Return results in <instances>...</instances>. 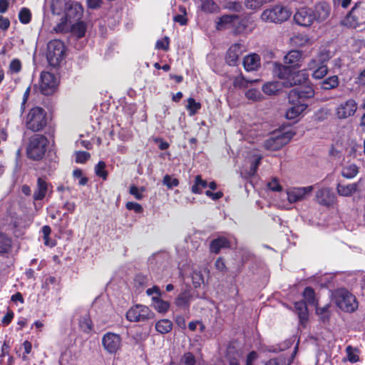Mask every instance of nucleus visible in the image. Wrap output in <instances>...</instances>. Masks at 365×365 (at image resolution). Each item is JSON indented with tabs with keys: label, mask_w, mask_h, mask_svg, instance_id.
I'll use <instances>...</instances> for the list:
<instances>
[{
	"label": "nucleus",
	"mask_w": 365,
	"mask_h": 365,
	"mask_svg": "<svg viewBox=\"0 0 365 365\" xmlns=\"http://www.w3.org/2000/svg\"><path fill=\"white\" fill-rule=\"evenodd\" d=\"M279 63H275L273 70L274 74L283 80L282 84L286 88L294 86H300L309 83V75L306 70L297 71Z\"/></svg>",
	"instance_id": "f257e3e1"
},
{
	"label": "nucleus",
	"mask_w": 365,
	"mask_h": 365,
	"mask_svg": "<svg viewBox=\"0 0 365 365\" xmlns=\"http://www.w3.org/2000/svg\"><path fill=\"white\" fill-rule=\"evenodd\" d=\"M49 140L41 133H34L27 140L26 155L28 159L33 161H41L45 157Z\"/></svg>",
	"instance_id": "f03ea898"
},
{
	"label": "nucleus",
	"mask_w": 365,
	"mask_h": 365,
	"mask_svg": "<svg viewBox=\"0 0 365 365\" xmlns=\"http://www.w3.org/2000/svg\"><path fill=\"white\" fill-rule=\"evenodd\" d=\"M25 128L34 133L44 130L48 123L46 111L41 107L31 108L24 118Z\"/></svg>",
	"instance_id": "7ed1b4c3"
},
{
	"label": "nucleus",
	"mask_w": 365,
	"mask_h": 365,
	"mask_svg": "<svg viewBox=\"0 0 365 365\" xmlns=\"http://www.w3.org/2000/svg\"><path fill=\"white\" fill-rule=\"evenodd\" d=\"M51 11L53 14L61 15L65 10L64 18L71 22L72 20L81 19L83 7L77 2L73 1L68 5L66 0H51Z\"/></svg>",
	"instance_id": "20e7f679"
},
{
	"label": "nucleus",
	"mask_w": 365,
	"mask_h": 365,
	"mask_svg": "<svg viewBox=\"0 0 365 365\" xmlns=\"http://www.w3.org/2000/svg\"><path fill=\"white\" fill-rule=\"evenodd\" d=\"M291 14L290 9L287 6L277 4L264 10L260 17L267 23L281 24L288 20Z\"/></svg>",
	"instance_id": "39448f33"
},
{
	"label": "nucleus",
	"mask_w": 365,
	"mask_h": 365,
	"mask_svg": "<svg viewBox=\"0 0 365 365\" xmlns=\"http://www.w3.org/2000/svg\"><path fill=\"white\" fill-rule=\"evenodd\" d=\"M64 43L58 39L51 40L47 46L46 58L50 66L57 67L60 65L65 54Z\"/></svg>",
	"instance_id": "423d86ee"
},
{
	"label": "nucleus",
	"mask_w": 365,
	"mask_h": 365,
	"mask_svg": "<svg viewBox=\"0 0 365 365\" xmlns=\"http://www.w3.org/2000/svg\"><path fill=\"white\" fill-rule=\"evenodd\" d=\"M335 300L337 307L345 312H354L358 308V302L354 295L345 289L336 291Z\"/></svg>",
	"instance_id": "0eeeda50"
},
{
	"label": "nucleus",
	"mask_w": 365,
	"mask_h": 365,
	"mask_svg": "<svg viewBox=\"0 0 365 365\" xmlns=\"http://www.w3.org/2000/svg\"><path fill=\"white\" fill-rule=\"evenodd\" d=\"M365 23V8L357 3L341 20V24L349 28L356 29Z\"/></svg>",
	"instance_id": "6e6552de"
},
{
	"label": "nucleus",
	"mask_w": 365,
	"mask_h": 365,
	"mask_svg": "<svg viewBox=\"0 0 365 365\" xmlns=\"http://www.w3.org/2000/svg\"><path fill=\"white\" fill-rule=\"evenodd\" d=\"M314 93V90L309 82L290 90L288 93V100L289 103H306L305 101L313 98Z\"/></svg>",
	"instance_id": "1a4fd4ad"
},
{
	"label": "nucleus",
	"mask_w": 365,
	"mask_h": 365,
	"mask_svg": "<svg viewBox=\"0 0 365 365\" xmlns=\"http://www.w3.org/2000/svg\"><path fill=\"white\" fill-rule=\"evenodd\" d=\"M155 314L147 306L135 304L126 312L127 320L131 322H146L153 319Z\"/></svg>",
	"instance_id": "9d476101"
},
{
	"label": "nucleus",
	"mask_w": 365,
	"mask_h": 365,
	"mask_svg": "<svg viewBox=\"0 0 365 365\" xmlns=\"http://www.w3.org/2000/svg\"><path fill=\"white\" fill-rule=\"evenodd\" d=\"M358 108V104L353 98L340 103L335 108V115L339 120L346 119L353 116Z\"/></svg>",
	"instance_id": "9b49d317"
},
{
	"label": "nucleus",
	"mask_w": 365,
	"mask_h": 365,
	"mask_svg": "<svg viewBox=\"0 0 365 365\" xmlns=\"http://www.w3.org/2000/svg\"><path fill=\"white\" fill-rule=\"evenodd\" d=\"M56 78L54 74L48 71H42L40 74V92L44 96L53 94L56 88Z\"/></svg>",
	"instance_id": "f8f14e48"
},
{
	"label": "nucleus",
	"mask_w": 365,
	"mask_h": 365,
	"mask_svg": "<svg viewBox=\"0 0 365 365\" xmlns=\"http://www.w3.org/2000/svg\"><path fill=\"white\" fill-rule=\"evenodd\" d=\"M292 135L289 133H284L269 137L264 143V148L268 150L276 151L287 145Z\"/></svg>",
	"instance_id": "ddd939ff"
},
{
	"label": "nucleus",
	"mask_w": 365,
	"mask_h": 365,
	"mask_svg": "<svg viewBox=\"0 0 365 365\" xmlns=\"http://www.w3.org/2000/svg\"><path fill=\"white\" fill-rule=\"evenodd\" d=\"M256 27V24L251 14H247L242 18L235 20L232 32L235 35L251 33Z\"/></svg>",
	"instance_id": "4468645a"
},
{
	"label": "nucleus",
	"mask_w": 365,
	"mask_h": 365,
	"mask_svg": "<svg viewBox=\"0 0 365 365\" xmlns=\"http://www.w3.org/2000/svg\"><path fill=\"white\" fill-rule=\"evenodd\" d=\"M293 19L296 24L302 27H310L314 23L312 8L302 6L297 9Z\"/></svg>",
	"instance_id": "2eb2a0df"
},
{
	"label": "nucleus",
	"mask_w": 365,
	"mask_h": 365,
	"mask_svg": "<svg viewBox=\"0 0 365 365\" xmlns=\"http://www.w3.org/2000/svg\"><path fill=\"white\" fill-rule=\"evenodd\" d=\"M121 337L113 332H107L102 337L103 348L110 354H115L121 347Z\"/></svg>",
	"instance_id": "dca6fc26"
},
{
	"label": "nucleus",
	"mask_w": 365,
	"mask_h": 365,
	"mask_svg": "<svg viewBox=\"0 0 365 365\" xmlns=\"http://www.w3.org/2000/svg\"><path fill=\"white\" fill-rule=\"evenodd\" d=\"M48 192L50 194L53 192V185L45 178L38 177L33 192V200L34 201L43 200Z\"/></svg>",
	"instance_id": "f3484780"
},
{
	"label": "nucleus",
	"mask_w": 365,
	"mask_h": 365,
	"mask_svg": "<svg viewBox=\"0 0 365 365\" xmlns=\"http://www.w3.org/2000/svg\"><path fill=\"white\" fill-rule=\"evenodd\" d=\"M331 6L324 1L316 3L312 8V15L314 22L322 23L327 20L331 13Z\"/></svg>",
	"instance_id": "a211bd4d"
},
{
	"label": "nucleus",
	"mask_w": 365,
	"mask_h": 365,
	"mask_svg": "<svg viewBox=\"0 0 365 365\" xmlns=\"http://www.w3.org/2000/svg\"><path fill=\"white\" fill-rule=\"evenodd\" d=\"M316 199L319 204L329 207L333 205L336 201L335 193L330 188H321L316 194Z\"/></svg>",
	"instance_id": "6ab92c4d"
},
{
	"label": "nucleus",
	"mask_w": 365,
	"mask_h": 365,
	"mask_svg": "<svg viewBox=\"0 0 365 365\" xmlns=\"http://www.w3.org/2000/svg\"><path fill=\"white\" fill-rule=\"evenodd\" d=\"M242 45L238 43H234L228 48L226 56V63L230 66H235L237 64L239 58L242 53Z\"/></svg>",
	"instance_id": "aec40b11"
},
{
	"label": "nucleus",
	"mask_w": 365,
	"mask_h": 365,
	"mask_svg": "<svg viewBox=\"0 0 365 365\" xmlns=\"http://www.w3.org/2000/svg\"><path fill=\"white\" fill-rule=\"evenodd\" d=\"M312 190V186L294 188L287 192V199L291 203L299 202L303 200Z\"/></svg>",
	"instance_id": "412c9836"
},
{
	"label": "nucleus",
	"mask_w": 365,
	"mask_h": 365,
	"mask_svg": "<svg viewBox=\"0 0 365 365\" xmlns=\"http://www.w3.org/2000/svg\"><path fill=\"white\" fill-rule=\"evenodd\" d=\"M302 58V53L298 50H291L284 57V66L298 68L300 67V61Z\"/></svg>",
	"instance_id": "4be33fe9"
},
{
	"label": "nucleus",
	"mask_w": 365,
	"mask_h": 365,
	"mask_svg": "<svg viewBox=\"0 0 365 365\" xmlns=\"http://www.w3.org/2000/svg\"><path fill=\"white\" fill-rule=\"evenodd\" d=\"M294 307L298 316L300 325H302L303 327H305L309 319L307 304L304 300H300L296 302L294 304Z\"/></svg>",
	"instance_id": "5701e85b"
},
{
	"label": "nucleus",
	"mask_w": 365,
	"mask_h": 365,
	"mask_svg": "<svg viewBox=\"0 0 365 365\" xmlns=\"http://www.w3.org/2000/svg\"><path fill=\"white\" fill-rule=\"evenodd\" d=\"M230 241L225 237L221 236L212 240L210 244V251L215 254H218L221 249L230 248Z\"/></svg>",
	"instance_id": "b1692460"
},
{
	"label": "nucleus",
	"mask_w": 365,
	"mask_h": 365,
	"mask_svg": "<svg viewBox=\"0 0 365 365\" xmlns=\"http://www.w3.org/2000/svg\"><path fill=\"white\" fill-rule=\"evenodd\" d=\"M192 299V294L190 289H185L181 292L175 298V304L177 307L188 309L190 302Z\"/></svg>",
	"instance_id": "393cba45"
},
{
	"label": "nucleus",
	"mask_w": 365,
	"mask_h": 365,
	"mask_svg": "<svg viewBox=\"0 0 365 365\" xmlns=\"http://www.w3.org/2000/svg\"><path fill=\"white\" fill-rule=\"evenodd\" d=\"M238 19L239 16L236 14L222 15L218 19L216 25V29L220 31L225 29L227 26H230L232 29H233L235 20H238Z\"/></svg>",
	"instance_id": "a878e982"
},
{
	"label": "nucleus",
	"mask_w": 365,
	"mask_h": 365,
	"mask_svg": "<svg viewBox=\"0 0 365 365\" xmlns=\"http://www.w3.org/2000/svg\"><path fill=\"white\" fill-rule=\"evenodd\" d=\"M13 241L6 233L0 232V255L9 254L12 250Z\"/></svg>",
	"instance_id": "bb28decb"
},
{
	"label": "nucleus",
	"mask_w": 365,
	"mask_h": 365,
	"mask_svg": "<svg viewBox=\"0 0 365 365\" xmlns=\"http://www.w3.org/2000/svg\"><path fill=\"white\" fill-rule=\"evenodd\" d=\"M259 57L257 54L253 53L246 56L243 59V66L247 71L257 70L259 65Z\"/></svg>",
	"instance_id": "cd10ccee"
},
{
	"label": "nucleus",
	"mask_w": 365,
	"mask_h": 365,
	"mask_svg": "<svg viewBox=\"0 0 365 365\" xmlns=\"http://www.w3.org/2000/svg\"><path fill=\"white\" fill-rule=\"evenodd\" d=\"M290 107L286 112V118L289 120L295 119L298 117L303 111H304L308 105L307 103H291Z\"/></svg>",
	"instance_id": "c85d7f7f"
},
{
	"label": "nucleus",
	"mask_w": 365,
	"mask_h": 365,
	"mask_svg": "<svg viewBox=\"0 0 365 365\" xmlns=\"http://www.w3.org/2000/svg\"><path fill=\"white\" fill-rule=\"evenodd\" d=\"M200 10L206 14H214L220 11V6L213 0H199Z\"/></svg>",
	"instance_id": "c756f323"
},
{
	"label": "nucleus",
	"mask_w": 365,
	"mask_h": 365,
	"mask_svg": "<svg viewBox=\"0 0 365 365\" xmlns=\"http://www.w3.org/2000/svg\"><path fill=\"white\" fill-rule=\"evenodd\" d=\"M282 85V83L279 81H269L264 83L262 89L267 95H276L281 91Z\"/></svg>",
	"instance_id": "7c9ffc66"
},
{
	"label": "nucleus",
	"mask_w": 365,
	"mask_h": 365,
	"mask_svg": "<svg viewBox=\"0 0 365 365\" xmlns=\"http://www.w3.org/2000/svg\"><path fill=\"white\" fill-rule=\"evenodd\" d=\"M357 186V183H351L346 185L338 183L336 191L341 196L349 197L356 191Z\"/></svg>",
	"instance_id": "2f4dec72"
},
{
	"label": "nucleus",
	"mask_w": 365,
	"mask_h": 365,
	"mask_svg": "<svg viewBox=\"0 0 365 365\" xmlns=\"http://www.w3.org/2000/svg\"><path fill=\"white\" fill-rule=\"evenodd\" d=\"M152 302L155 309L159 313H166L170 308V303L161 299V296H153Z\"/></svg>",
	"instance_id": "473e14b6"
},
{
	"label": "nucleus",
	"mask_w": 365,
	"mask_h": 365,
	"mask_svg": "<svg viewBox=\"0 0 365 365\" xmlns=\"http://www.w3.org/2000/svg\"><path fill=\"white\" fill-rule=\"evenodd\" d=\"M339 85V77L336 75H334L324 79L320 83V88L322 90H331L337 88Z\"/></svg>",
	"instance_id": "72a5a7b5"
},
{
	"label": "nucleus",
	"mask_w": 365,
	"mask_h": 365,
	"mask_svg": "<svg viewBox=\"0 0 365 365\" xmlns=\"http://www.w3.org/2000/svg\"><path fill=\"white\" fill-rule=\"evenodd\" d=\"M302 296L307 304L317 307L318 302L316 299L314 289L311 287H306L303 291Z\"/></svg>",
	"instance_id": "f704fd0d"
},
{
	"label": "nucleus",
	"mask_w": 365,
	"mask_h": 365,
	"mask_svg": "<svg viewBox=\"0 0 365 365\" xmlns=\"http://www.w3.org/2000/svg\"><path fill=\"white\" fill-rule=\"evenodd\" d=\"M207 187V182L202 178L200 175L195 177L194 184L191 187V192L194 194L200 195L202 190Z\"/></svg>",
	"instance_id": "c9c22d12"
},
{
	"label": "nucleus",
	"mask_w": 365,
	"mask_h": 365,
	"mask_svg": "<svg viewBox=\"0 0 365 365\" xmlns=\"http://www.w3.org/2000/svg\"><path fill=\"white\" fill-rule=\"evenodd\" d=\"M79 329L84 333L89 334L93 330V322L89 314H85L79 319Z\"/></svg>",
	"instance_id": "e433bc0d"
},
{
	"label": "nucleus",
	"mask_w": 365,
	"mask_h": 365,
	"mask_svg": "<svg viewBox=\"0 0 365 365\" xmlns=\"http://www.w3.org/2000/svg\"><path fill=\"white\" fill-rule=\"evenodd\" d=\"M359 172V168L356 164H351L342 168L341 175L346 179L355 178Z\"/></svg>",
	"instance_id": "4c0bfd02"
},
{
	"label": "nucleus",
	"mask_w": 365,
	"mask_h": 365,
	"mask_svg": "<svg viewBox=\"0 0 365 365\" xmlns=\"http://www.w3.org/2000/svg\"><path fill=\"white\" fill-rule=\"evenodd\" d=\"M86 29V24L82 21L73 24L71 27V33L78 38H83L85 36Z\"/></svg>",
	"instance_id": "58836bf2"
},
{
	"label": "nucleus",
	"mask_w": 365,
	"mask_h": 365,
	"mask_svg": "<svg viewBox=\"0 0 365 365\" xmlns=\"http://www.w3.org/2000/svg\"><path fill=\"white\" fill-rule=\"evenodd\" d=\"M173 322L167 319H160L155 324V329L160 334H167L171 331Z\"/></svg>",
	"instance_id": "ea45409f"
},
{
	"label": "nucleus",
	"mask_w": 365,
	"mask_h": 365,
	"mask_svg": "<svg viewBox=\"0 0 365 365\" xmlns=\"http://www.w3.org/2000/svg\"><path fill=\"white\" fill-rule=\"evenodd\" d=\"M330 307H331L330 304H327L325 306H324L322 307H318L317 306L316 307V313L319 316H320L321 320L324 323H327V322H329L330 315H331L330 312H329Z\"/></svg>",
	"instance_id": "a19ab883"
},
{
	"label": "nucleus",
	"mask_w": 365,
	"mask_h": 365,
	"mask_svg": "<svg viewBox=\"0 0 365 365\" xmlns=\"http://www.w3.org/2000/svg\"><path fill=\"white\" fill-rule=\"evenodd\" d=\"M309 41V37L305 34H297L291 38L292 44L298 47L305 46Z\"/></svg>",
	"instance_id": "79ce46f5"
},
{
	"label": "nucleus",
	"mask_w": 365,
	"mask_h": 365,
	"mask_svg": "<svg viewBox=\"0 0 365 365\" xmlns=\"http://www.w3.org/2000/svg\"><path fill=\"white\" fill-rule=\"evenodd\" d=\"M106 165L104 161H99L97 165L95 166V173L96 175L102 178L103 180H106L108 178V172L106 170Z\"/></svg>",
	"instance_id": "37998d69"
},
{
	"label": "nucleus",
	"mask_w": 365,
	"mask_h": 365,
	"mask_svg": "<svg viewBox=\"0 0 365 365\" xmlns=\"http://www.w3.org/2000/svg\"><path fill=\"white\" fill-rule=\"evenodd\" d=\"M252 83L245 78L242 73H240L237 76L234 77L232 85L235 88H245L248 86L249 83Z\"/></svg>",
	"instance_id": "c03bdc74"
},
{
	"label": "nucleus",
	"mask_w": 365,
	"mask_h": 365,
	"mask_svg": "<svg viewBox=\"0 0 365 365\" xmlns=\"http://www.w3.org/2000/svg\"><path fill=\"white\" fill-rule=\"evenodd\" d=\"M186 108L188 110L190 115H194L201 108V104L199 102H196L193 98H189L187 99Z\"/></svg>",
	"instance_id": "a18cd8bd"
},
{
	"label": "nucleus",
	"mask_w": 365,
	"mask_h": 365,
	"mask_svg": "<svg viewBox=\"0 0 365 365\" xmlns=\"http://www.w3.org/2000/svg\"><path fill=\"white\" fill-rule=\"evenodd\" d=\"M19 19L23 24H27L31 21V12L26 7L21 9L19 13Z\"/></svg>",
	"instance_id": "49530a36"
},
{
	"label": "nucleus",
	"mask_w": 365,
	"mask_h": 365,
	"mask_svg": "<svg viewBox=\"0 0 365 365\" xmlns=\"http://www.w3.org/2000/svg\"><path fill=\"white\" fill-rule=\"evenodd\" d=\"M196 359L192 352H185L180 359V365H195Z\"/></svg>",
	"instance_id": "de8ad7c7"
},
{
	"label": "nucleus",
	"mask_w": 365,
	"mask_h": 365,
	"mask_svg": "<svg viewBox=\"0 0 365 365\" xmlns=\"http://www.w3.org/2000/svg\"><path fill=\"white\" fill-rule=\"evenodd\" d=\"M357 349H354L351 346H348L346 348L348 361L351 363H356L359 361V356L357 354Z\"/></svg>",
	"instance_id": "09e8293b"
},
{
	"label": "nucleus",
	"mask_w": 365,
	"mask_h": 365,
	"mask_svg": "<svg viewBox=\"0 0 365 365\" xmlns=\"http://www.w3.org/2000/svg\"><path fill=\"white\" fill-rule=\"evenodd\" d=\"M328 73L327 65H320L312 73V78L314 79H322Z\"/></svg>",
	"instance_id": "8fccbe9b"
},
{
	"label": "nucleus",
	"mask_w": 365,
	"mask_h": 365,
	"mask_svg": "<svg viewBox=\"0 0 365 365\" xmlns=\"http://www.w3.org/2000/svg\"><path fill=\"white\" fill-rule=\"evenodd\" d=\"M163 182L167 186L168 189H172L174 187L179 185V180L177 178H172L170 175H165L163 177Z\"/></svg>",
	"instance_id": "3c124183"
},
{
	"label": "nucleus",
	"mask_w": 365,
	"mask_h": 365,
	"mask_svg": "<svg viewBox=\"0 0 365 365\" xmlns=\"http://www.w3.org/2000/svg\"><path fill=\"white\" fill-rule=\"evenodd\" d=\"M148 282V277L142 273L137 274L134 278L135 286L137 288L145 287Z\"/></svg>",
	"instance_id": "603ef678"
},
{
	"label": "nucleus",
	"mask_w": 365,
	"mask_h": 365,
	"mask_svg": "<svg viewBox=\"0 0 365 365\" xmlns=\"http://www.w3.org/2000/svg\"><path fill=\"white\" fill-rule=\"evenodd\" d=\"M245 97L249 100L254 101H260L262 98V94L259 91L255 88H251L246 91Z\"/></svg>",
	"instance_id": "864d4df0"
},
{
	"label": "nucleus",
	"mask_w": 365,
	"mask_h": 365,
	"mask_svg": "<svg viewBox=\"0 0 365 365\" xmlns=\"http://www.w3.org/2000/svg\"><path fill=\"white\" fill-rule=\"evenodd\" d=\"M225 8L235 12H240L243 9L242 5L240 1H227L225 5Z\"/></svg>",
	"instance_id": "5fc2aeb1"
},
{
	"label": "nucleus",
	"mask_w": 365,
	"mask_h": 365,
	"mask_svg": "<svg viewBox=\"0 0 365 365\" xmlns=\"http://www.w3.org/2000/svg\"><path fill=\"white\" fill-rule=\"evenodd\" d=\"M90 158L91 155L89 153L86 151H77L76 153L75 161L77 163H85L89 160Z\"/></svg>",
	"instance_id": "6e6d98bb"
},
{
	"label": "nucleus",
	"mask_w": 365,
	"mask_h": 365,
	"mask_svg": "<svg viewBox=\"0 0 365 365\" xmlns=\"http://www.w3.org/2000/svg\"><path fill=\"white\" fill-rule=\"evenodd\" d=\"M170 39L169 37L165 36L163 39H159L156 41L155 48L161 49L167 51L169 49Z\"/></svg>",
	"instance_id": "4d7b16f0"
},
{
	"label": "nucleus",
	"mask_w": 365,
	"mask_h": 365,
	"mask_svg": "<svg viewBox=\"0 0 365 365\" xmlns=\"http://www.w3.org/2000/svg\"><path fill=\"white\" fill-rule=\"evenodd\" d=\"M22 69V64L19 59L14 58L9 64V70L13 73H18Z\"/></svg>",
	"instance_id": "13d9d810"
},
{
	"label": "nucleus",
	"mask_w": 365,
	"mask_h": 365,
	"mask_svg": "<svg viewBox=\"0 0 365 365\" xmlns=\"http://www.w3.org/2000/svg\"><path fill=\"white\" fill-rule=\"evenodd\" d=\"M125 207L128 210H133L137 214H140L143 212V207L142 205L135 202H126Z\"/></svg>",
	"instance_id": "bf43d9fd"
},
{
	"label": "nucleus",
	"mask_w": 365,
	"mask_h": 365,
	"mask_svg": "<svg viewBox=\"0 0 365 365\" xmlns=\"http://www.w3.org/2000/svg\"><path fill=\"white\" fill-rule=\"evenodd\" d=\"M263 4L262 0H246L245 2V6L250 9H259Z\"/></svg>",
	"instance_id": "052dcab7"
},
{
	"label": "nucleus",
	"mask_w": 365,
	"mask_h": 365,
	"mask_svg": "<svg viewBox=\"0 0 365 365\" xmlns=\"http://www.w3.org/2000/svg\"><path fill=\"white\" fill-rule=\"evenodd\" d=\"M318 61L321 65H326L325 63L331 58L330 51L328 50H323L318 54Z\"/></svg>",
	"instance_id": "680f3d73"
},
{
	"label": "nucleus",
	"mask_w": 365,
	"mask_h": 365,
	"mask_svg": "<svg viewBox=\"0 0 365 365\" xmlns=\"http://www.w3.org/2000/svg\"><path fill=\"white\" fill-rule=\"evenodd\" d=\"M23 347L24 351L22 354V360L27 361L29 359L27 355L31 351L32 344L29 341L26 340L23 343Z\"/></svg>",
	"instance_id": "e2e57ef3"
},
{
	"label": "nucleus",
	"mask_w": 365,
	"mask_h": 365,
	"mask_svg": "<svg viewBox=\"0 0 365 365\" xmlns=\"http://www.w3.org/2000/svg\"><path fill=\"white\" fill-rule=\"evenodd\" d=\"M267 186L269 189L272 191L279 192L282 190V187L277 178H273L269 182H268Z\"/></svg>",
	"instance_id": "0e129e2a"
},
{
	"label": "nucleus",
	"mask_w": 365,
	"mask_h": 365,
	"mask_svg": "<svg viewBox=\"0 0 365 365\" xmlns=\"http://www.w3.org/2000/svg\"><path fill=\"white\" fill-rule=\"evenodd\" d=\"M14 317V313L11 309H8L7 312L1 319L4 326H8L11 324Z\"/></svg>",
	"instance_id": "69168bd1"
},
{
	"label": "nucleus",
	"mask_w": 365,
	"mask_h": 365,
	"mask_svg": "<svg viewBox=\"0 0 365 365\" xmlns=\"http://www.w3.org/2000/svg\"><path fill=\"white\" fill-rule=\"evenodd\" d=\"M69 21L68 20H66L65 18V21H62L61 23L58 24L55 28L54 30L56 33H66L68 31V27L67 25V22Z\"/></svg>",
	"instance_id": "338daca9"
},
{
	"label": "nucleus",
	"mask_w": 365,
	"mask_h": 365,
	"mask_svg": "<svg viewBox=\"0 0 365 365\" xmlns=\"http://www.w3.org/2000/svg\"><path fill=\"white\" fill-rule=\"evenodd\" d=\"M215 268L222 272H225L227 271V267L225 265V260L222 257H218L215 262Z\"/></svg>",
	"instance_id": "774afa93"
}]
</instances>
